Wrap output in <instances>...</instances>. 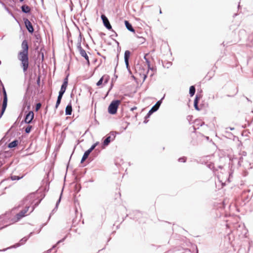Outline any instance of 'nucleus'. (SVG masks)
Listing matches in <instances>:
<instances>
[{"label":"nucleus","mask_w":253,"mask_h":253,"mask_svg":"<svg viewBox=\"0 0 253 253\" xmlns=\"http://www.w3.org/2000/svg\"><path fill=\"white\" fill-rule=\"evenodd\" d=\"M20 1L22 2L24 1V0H19Z\"/></svg>","instance_id":"ea45409f"},{"label":"nucleus","mask_w":253,"mask_h":253,"mask_svg":"<svg viewBox=\"0 0 253 253\" xmlns=\"http://www.w3.org/2000/svg\"><path fill=\"white\" fill-rule=\"evenodd\" d=\"M146 62L147 63V64L148 65V69L152 70V69L150 67V62L148 60V59H146Z\"/></svg>","instance_id":"cd10ccee"},{"label":"nucleus","mask_w":253,"mask_h":253,"mask_svg":"<svg viewBox=\"0 0 253 253\" xmlns=\"http://www.w3.org/2000/svg\"><path fill=\"white\" fill-rule=\"evenodd\" d=\"M29 207H27L24 210L21 211L20 212H19L18 213H17L16 215V218L17 221L19 220L21 218L26 216L25 214L29 210Z\"/></svg>","instance_id":"0eeeda50"},{"label":"nucleus","mask_w":253,"mask_h":253,"mask_svg":"<svg viewBox=\"0 0 253 253\" xmlns=\"http://www.w3.org/2000/svg\"><path fill=\"white\" fill-rule=\"evenodd\" d=\"M1 4H2L3 5H4V3H2V2H1Z\"/></svg>","instance_id":"a19ab883"},{"label":"nucleus","mask_w":253,"mask_h":253,"mask_svg":"<svg viewBox=\"0 0 253 253\" xmlns=\"http://www.w3.org/2000/svg\"><path fill=\"white\" fill-rule=\"evenodd\" d=\"M61 100V98L57 97V99L56 105H55V108H58L59 105L60 103Z\"/></svg>","instance_id":"5701e85b"},{"label":"nucleus","mask_w":253,"mask_h":253,"mask_svg":"<svg viewBox=\"0 0 253 253\" xmlns=\"http://www.w3.org/2000/svg\"><path fill=\"white\" fill-rule=\"evenodd\" d=\"M34 112L33 111H29L26 115L25 118V123L26 124H30L34 118Z\"/></svg>","instance_id":"423d86ee"},{"label":"nucleus","mask_w":253,"mask_h":253,"mask_svg":"<svg viewBox=\"0 0 253 253\" xmlns=\"http://www.w3.org/2000/svg\"><path fill=\"white\" fill-rule=\"evenodd\" d=\"M24 24L27 30L30 33H33L34 32V28L30 21L28 19H24Z\"/></svg>","instance_id":"6e6552de"},{"label":"nucleus","mask_w":253,"mask_h":253,"mask_svg":"<svg viewBox=\"0 0 253 253\" xmlns=\"http://www.w3.org/2000/svg\"><path fill=\"white\" fill-rule=\"evenodd\" d=\"M22 177H23V176L19 177V176H16V175H12L11 176V180L14 181V180H19V179H21Z\"/></svg>","instance_id":"aec40b11"},{"label":"nucleus","mask_w":253,"mask_h":253,"mask_svg":"<svg viewBox=\"0 0 253 253\" xmlns=\"http://www.w3.org/2000/svg\"><path fill=\"white\" fill-rule=\"evenodd\" d=\"M40 83V77H39L38 80H37V84L39 85Z\"/></svg>","instance_id":"473e14b6"},{"label":"nucleus","mask_w":253,"mask_h":253,"mask_svg":"<svg viewBox=\"0 0 253 253\" xmlns=\"http://www.w3.org/2000/svg\"><path fill=\"white\" fill-rule=\"evenodd\" d=\"M3 94H4V96H7L6 91L4 89L3 90Z\"/></svg>","instance_id":"f704fd0d"},{"label":"nucleus","mask_w":253,"mask_h":253,"mask_svg":"<svg viewBox=\"0 0 253 253\" xmlns=\"http://www.w3.org/2000/svg\"><path fill=\"white\" fill-rule=\"evenodd\" d=\"M89 155V154L88 153V152L85 151L81 159V163H82L83 162H84L85 161V160L88 157Z\"/></svg>","instance_id":"a211bd4d"},{"label":"nucleus","mask_w":253,"mask_h":253,"mask_svg":"<svg viewBox=\"0 0 253 253\" xmlns=\"http://www.w3.org/2000/svg\"><path fill=\"white\" fill-rule=\"evenodd\" d=\"M103 81V77H102L100 80L97 82L96 83L97 86H100L101 84H102Z\"/></svg>","instance_id":"4be33fe9"},{"label":"nucleus","mask_w":253,"mask_h":253,"mask_svg":"<svg viewBox=\"0 0 253 253\" xmlns=\"http://www.w3.org/2000/svg\"><path fill=\"white\" fill-rule=\"evenodd\" d=\"M146 77H147V76L146 75H145V74L143 75V82L145 80Z\"/></svg>","instance_id":"2f4dec72"},{"label":"nucleus","mask_w":253,"mask_h":253,"mask_svg":"<svg viewBox=\"0 0 253 253\" xmlns=\"http://www.w3.org/2000/svg\"><path fill=\"white\" fill-rule=\"evenodd\" d=\"M159 13H160V14H161V13H162V11H161V9L160 10V12H159Z\"/></svg>","instance_id":"58836bf2"},{"label":"nucleus","mask_w":253,"mask_h":253,"mask_svg":"<svg viewBox=\"0 0 253 253\" xmlns=\"http://www.w3.org/2000/svg\"><path fill=\"white\" fill-rule=\"evenodd\" d=\"M72 112V107L71 104H69L67 105L65 109V115H71Z\"/></svg>","instance_id":"9b49d317"},{"label":"nucleus","mask_w":253,"mask_h":253,"mask_svg":"<svg viewBox=\"0 0 253 253\" xmlns=\"http://www.w3.org/2000/svg\"><path fill=\"white\" fill-rule=\"evenodd\" d=\"M98 142H96L94 144H93L90 148L92 149V150L95 148V147L98 145Z\"/></svg>","instance_id":"bb28decb"},{"label":"nucleus","mask_w":253,"mask_h":253,"mask_svg":"<svg viewBox=\"0 0 253 253\" xmlns=\"http://www.w3.org/2000/svg\"><path fill=\"white\" fill-rule=\"evenodd\" d=\"M164 97H163L161 100L158 101L151 108V109L149 110L148 113V116L149 117L151 114L157 111L159 108L161 103L162 100L163 99Z\"/></svg>","instance_id":"20e7f679"},{"label":"nucleus","mask_w":253,"mask_h":253,"mask_svg":"<svg viewBox=\"0 0 253 253\" xmlns=\"http://www.w3.org/2000/svg\"><path fill=\"white\" fill-rule=\"evenodd\" d=\"M17 143L18 141L17 140L13 141L8 144V147L10 148L15 147L17 146Z\"/></svg>","instance_id":"2eb2a0df"},{"label":"nucleus","mask_w":253,"mask_h":253,"mask_svg":"<svg viewBox=\"0 0 253 253\" xmlns=\"http://www.w3.org/2000/svg\"><path fill=\"white\" fill-rule=\"evenodd\" d=\"M62 195V192L61 193L60 198H59V199H58V200L57 201V202L56 203V207H55L56 208H57V207L58 206V205H59V203H60V202L61 201Z\"/></svg>","instance_id":"b1692460"},{"label":"nucleus","mask_w":253,"mask_h":253,"mask_svg":"<svg viewBox=\"0 0 253 253\" xmlns=\"http://www.w3.org/2000/svg\"><path fill=\"white\" fill-rule=\"evenodd\" d=\"M92 151V149H91V148H89L87 150H86V151L87 152H88V153L89 154Z\"/></svg>","instance_id":"7c9ffc66"},{"label":"nucleus","mask_w":253,"mask_h":253,"mask_svg":"<svg viewBox=\"0 0 253 253\" xmlns=\"http://www.w3.org/2000/svg\"><path fill=\"white\" fill-rule=\"evenodd\" d=\"M68 77H67L66 78H65L64 80V81H63V83L61 85L62 87H65V88H67V85H68Z\"/></svg>","instance_id":"6ab92c4d"},{"label":"nucleus","mask_w":253,"mask_h":253,"mask_svg":"<svg viewBox=\"0 0 253 253\" xmlns=\"http://www.w3.org/2000/svg\"><path fill=\"white\" fill-rule=\"evenodd\" d=\"M101 18L103 21V24L105 26V27L108 29V30H111L112 29V26L107 18V17L104 15H102L101 16Z\"/></svg>","instance_id":"39448f33"},{"label":"nucleus","mask_w":253,"mask_h":253,"mask_svg":"<svg viewBox=\"0 0 253 253\" xmlns=\"http://www.w3.org/2000/svg\"><path fill=\"white\" fill-rule=\"evenodd\" d=\"M41 106V103H39L37 104L36 106V110L38 111L40 108Z\"/></svg>","instance_id":"a878e982"},{"label":"nucleus","mask_w":253,"mask_h":253,"mask_svg":"<svg viewBox=\"0 0 253 253\" xmlns=\"http://www.w3.org/2000/svg\"><path fill=\"white\" fill-rule=\"evenodd\" d=\"M195 92V88L194 86H191L189 88V94L190 96H193Z\"/></svg>","instance_id":"dca6fc26"},{"label":"nucleus","mask_w":253,"mask_h":253,"mask_svg":"<svg viewBox=\"0 0 253 253\" xmlns=\"http://www.w3.org/2000/svg\"><path fill=\"white\" fill-rule=\"evenodd\" d=\"M199 99V97L196 95L194 101V104L198 103V100Z\"/></svg>","instance_id":"393cba45"},{"label":"nucleus","mask_w":253,"mask_h":253,"mask_svg":"<svg viewBox=\"0 0 253 253\" xmlns=\"http://www.w3.org/2000/svg\"><path fill=\"white\" fill-rule=\"evenodd\" d=\"M130 56V52L128 50H126L124 54L125 62L126 68L128 66V59Z\"/></svg>","instance_id":"1a4fd4ad"},{"label":"nucleus","mask_w":253,"mask_h":253,"mask_svg":"<svg viewBox=\"0 0 253 253\" xmlns=\"http://www.w3.org/2000/svg\"><path fill=\"white\" fill-rule=\"evenodd\" d=\"M21 10L23 13H28L30 11V8L27 5H23L21 6Z\"/></svg>","instance_id":"ddd939ff"},{"label":"nucleus","mask_w":253,"mask_h":253,"mask_svg":"<svg viewBox=\"0 0 253 253\" xmlns=\"http://www.w3.org/2000/svg\"><path fill=\"white\" fill-rule=\"evenodd\" d=\"M32 128V126L30 125L27 126V127L25 128V132L26 133H29L31 131V130Z\"/></svg>","instance_id":"412c9836"},{"label":"nucleus","mask_w":253,"mask_h":253,"mask_svg":"<svg viewBox=\"0 0 253 253\" xmlns=\"http://www.w3.org/2000/svg\"><path fill=\"white\" fill-rule=\"evenodd\" d=\"M77 48L80 52V55L84 57L85 59V60L87 61V62L88 63H89V58H88V55H87L85 51L83 49L81 46V42H79L78 43V44H77Z\"/></svg>","instance_id":"7ed1b4c3"},{"label":"nucleus","mask_w":253,"mask_h":253,"mask_svg":"<svg viewBox=\"0 0 253 253\" xmlns=\"http://www.w3.org/2000/svg\"><path fill=\"white\" fill-rule=\"evenodd\" d=\"M125 24L126 27L128 31H129L131 32L134 33V32H135L134 29L132 27V25H131V24H130L126 20L125 21Z\"/></svg>","instance_id":"f8f14e48"},{"label":"nucleus","mask_w":253,"mask_h":253,"mask_svg":"<svg viewBox=\"0 0 253 253\" xmlns=\"http://www.w3.org/2000/svg\"><path fill=\"white\" fill-rule=\"evenodd\" d=\"M22 51L19 53V60L21 62V65L24 72H25L29 67L28 61V44L27 41L24 40L22 42Z\"/></svg>","instance_id":"f257e3e1"},{"label":"nucleus","mask_w":253,"mask_h":253,"mask_svg":"<svg viewBox=\"0 0 253 253\" xmlns=\"http://www.w3.org/2000/svg\"><path fill=\"white\" fill-rule=\"evenodd\" d=\"M185 159L184 158H179L178 159V161L180 162H185Z\"/></svg>","instance_id":"c756f323"},{"label":"nucleus","mask_w":253,"mask_h":253,"mask_svg":"<svg viewBox=\"0 0 253 253\" xmlns=\"http://www.w3.org/2000/svg\"><path fill=\"white\" fill-rule=\"evenodd\" d=\"M42 60H43L44 58V55L43 53H41Z\"/></svg>","instance_id":"72a5a7b5"},{"label":"nucleus","mask_w":253,"mask_h":253,"mask_svg":"<svg viewBox=\"0 0 253 253\" xmlns=\"http://www.w3.org/2000/svg\"><path fill=\"white\" fill-rule=\"evenodd\" d=\"M194 107L196 110L199 111L200 110L198 106V103L194 104Z\"/></svg>","instance_id":"c85d7f7f"},{"label":"nucleus","mask_w":253,"mask_h":253,"mask_svg":"<svg viewBox=\"0 0 253 253\" xmlns=\"http://www.w3.org/2000/svg\"><path fill=\"white\" fill-rule=\"evenodd\" d=\"M120 101L118 100L113 101L108 107V112L111 114H115L120 104Z\"/></svg>","instance_id":"f03ea898"},{"label":"nucleus","mask_w":253,"mask_h":253,"mask_svg":"<svg viewBox=\"0 0 253 253\" xmlns=\"http://www.w3.org/2000/svg\"><path fill=\"white\" fill-rule=\"evenodd\" d=\"M111 141V136H109L107 137V138L103 141V145L104 146L108 145Z\"/></svg>","instance_id":"f3484780"},{"label":"nucleus","mask_w":253,"mask_h":253,"mask_svg":"<svg viewBox=\"0 0 253 253\" xmlns=\"http://www.w3.org/2000/svg\"><path fill=\"white\" fill-rule=\"evenodd\" d=\"M107 82H108V79H106V80L105 81L104 83H105V84H106Z\"/></svg>","instance_id":"c9c22d12"},{"label":"nucleus","mask_w":253,"mask_h":253,"mask_svg":"<svg viewBox=\"0 0 253 253\" xmlns=\"http://www.w3.org/2000/svg\"><path fill=\"white\" fill-rule=\"evenodd\" d=\"M7 96H4L3 100V103H2V107L1 115H2L3 114V113H4V112L6 109V107L7 106Z\"/></svg>","instance_id":"9d476101"},{"label":"nucleus","mask_w":253,"mask_h":253,"mask_svg":"<svg viewBox=\"0 0 253 253\" xmlns=\"http://www.w3.org/2000/svg\"><path fill=\"white\" fill-rule=\"evenodd\" d=\"M144 58L145 60V61H146V59H148L147 58H146V56H144Z\"/></svg>","instance_id":"e433bc0d"},{"label":"nucleus","mask_w":253,"mask_h":253,"mask_svg":"<svg viewBox=\"0 0 253 253\" xmlns=\"http://www.w3.org/2000/svg\"><path fill=\"white\" fill-rule=\"evenodd\" d=\"M230 130H233V129H234V128L230 127Z\"/></svg>","instance_id":"4c0bfd02"},{"label":"nucleus","mask_w":253,"mask_h":253,"mask_svg":"<svg viewBox=\"0 0 253 253\" xmlns=\"http://www.w3.org/2000/svg\"><path fill=\"white\" fill-rule=\"evenodd\" d=\"M66 88L64 87H61L60 90L59 92L58 97L62 98L63 94L66 91Z\"/></svg>","instance_id":"4468645a"}]
</instances>
